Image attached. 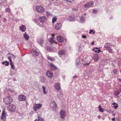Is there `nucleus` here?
Returning <instances> with one entry per match:
<instances>
[{"label": "nucleus", "mask_w": 121, "mask_h": 121, "mask_svg": "<svg viewBox=\"0 0 121 121\" xmlns=\"http://www.w3.org/2000/svg\"><path fill=\"white\" fill-rule=\"evenodd\" d=\"M57 40L59 42L62 43L63 41V38L60 36H59L57 38Z\"/></svg>", "instance_id": "f3484780"}, {"label": "nucleus", "mask_w": 121, "mask_h": 121, "mask_svg": "<svg viewBox=\"0 0 121 121\" xmlns=\"http://www.w3.org/2000/svg\"><path fill=\"white\" fill-rule=\"evenodd\" d=\"M47 59L48 60H50L51 61H53L55 60V59L52 58V57L49 56H47Z\"/></svg>", "instance_id": "c85d7f7f"}, {"label": "nucleus", "mask_w": 121, "mask_h": 121, "mask_svg": "<svg viewBox=\"0 0 121 121\" xmlns=\"http://www.w3.org/2000/svg\"><path fill=\"white\" fill-rule=\"evenodd\" d=\"M2 64L3 65H5L6 66H7L9 65V63L7 61H5L4 62H2Z\"/></svg>", "instance_id": "cd10ccee"}, {"label": "nucleus", "mask_w": 121, "mask_h": 121, "mask_svg": "<svg viewBox=\"0 0 121 121\" xmlns=\"http://www.w3.org/2000/svg\"><path fill=\"white\" fill-rule=\"evenodd\" d=\"M62 24L60 23H58L56 24L55 28L56 29L59 30L61 27Z\"/></svg>", "instance_id": "9b49d317"}, {"label": "nucleus", "mask_w": 121, "mask_h": 121, "mask_svg": "<svg viewBox=\"0 0 121 121\" xmlns=\"http://www.w3.org/2000/svg\"><path fill=\"white\" fill-rule=\"evenodd\" d=\"M95 49H98V48H97V47H96Z\"/></svg>", "instance_id": "680f3d73"}, {"label": "nucleus", "mask_w": 121, "mask_h": 121, "mask_svg": "<svg viewBox=\"0 0 121 121\" xmlns=\"http://www.w3.org/2000/svg\"><path fill=\"white\" fill-rule=\"evenodd\" d=\"M50 68L52 70H54L56 69V67L52 63L50 64Z\"/></svg>", "instance_id": "dca6fc26"}, {"label": "nucleus", "mask_w": 121, "mask_h": 121, "mask_svg": "<svg viewBox=\"0 0 121 121\" xmlns=\"http://www.w3.org/2000/svg\"><path fill=\"white\" fill-rule=\"evenodd\" d=\"M4 100L5 103L6 104H11L13 101L12 98L10 96L5 97Z\"/></svg>", "instance_id": "f257e3e1"}, {"label": "nucleus", "mask_w": 121, "mask_h": 121, "mask_svg": "<svg viewBox=\"0 0 121 121\" xmlns=\"http://www.w3.org/2000/svg\"><path fill=\"white\" fill-rule=\"evenodd\" d=\"M112 104L113 105L114 108L115 109L116 108L118 107V104L115 103H114Z\"/></svg>", "instance_id": "c756f323"}, {"label": "nucleus", "mask_w": 121, "mask_h": 121, "mask_svg": "<svg viewBox=\"0 0 121 121\" xmlns=\"http://www.w3.org/2000/svg\"><path fill=\"white\" fill-rule=\"evenodd\" d=\"M60 115L62 118L64 119L66 116V113L65 111L62 110L60 112Z\"/></svg>", "instance_id": "6e6552de"}, {"label": "nucleus", "mask_w": 121, "mask_h": 121, "mask_svg": "<svg viewBox=\"0 0 121 121\" xmlns=\"http://www.w3.org/2000/svg\"><path fill=\"white\" fill-rule=\"evenodd\" d=\"M54 87L57 90H59L60 88V85L59 83H55L54 85Z\"/></svg>", "instance_id": "2eb2a0df"}, {"label": "nucleus", "mask_w": 121, "mask_h": 121, "mask_svg": "<svg viewBox=\"0 0 121 121\" xmlns=\"http://www.w3.org/2000/svg\"><path fill=\"white\" fill-rule=\"evenodd\" d=\"M9 57H10V58L11 59L12 58L13 59H14L16 57L15 56L12 54H10V56Z\"/></svg>", "instance_id": "72a5a7b5"}, {"label": "nucleus", "mask_w": 121, "mask_h": 121, "mask_svg": "<svg viewBox=\"0 0 121 121\" xmlns=\"http://www.w3.org/2000/svg\"><path fill=\"white\" fill-rule=\"evenodd\" d=\"M93 51H94V52H97V50H95V48H94L93 49Z\"/></svg>", "instance_id": "49530a36"}, {"label": "nucleus", "mask_w": 121, "mask_h": 121, "mask_svg": "<svg viewBox=\"0 0 121 121\" xmlns=\"http://www.w3.org/2000/svg\"><path fill=\"white\" fill-rule=\"evenodd\" d=\"M79 61L77 62L76 63V65H78L79 64Z\"/></svg>", "instance_id": "13d9d810"}, {"label": "nucleus", "mask_w": 121, "mask_h": 121, "mask_svg": "<svg viewBox=\"0 0 121 121\" xmlns=\"http://www.w3.org/2000/svg\"><path fill=\"white\" fill-rule=\"evenodd\" d=\"M42 87L43 88V90L44 94H46L47 93L46 91H45L46 87L44 86H42Z\"/></svg>", "instance_id": "bb28decb"}, {"label": "nucleus", "mask_w": 121, "mask_h": 121, "mask_svg": "<svg viewBox=\"0 0 121 121\" xmlns=\"http://www.w3.org/2000/svg\"><path fill=\"white\" fill-rule=\"evenodd\" d=\"M8 59L10 60V65L12 69L13 70H14L15 68V67L14 66L13 64L12 63V61L11 60V59L10 58V57H8Z\"/></svg>", "instance_id": "4468645a"}, {"label": "nucleus", "mask_w": 121, "mask_h": 121, "mask_svg": "<svg viewBox=\"0 0 121 121\" xmlns=\"http://www.w3.org/2000/svg\"><path fill=\"white\" fill-rule=\"evenodd\" d=\"M50 105L51 108L53 109V110H55L56 109L57 107L56 104L55 102H52L50 103Z\"/></svg>", "instance_id": "423d86ee"}, {"label": "nucleus", "mask_w": 121, "mask_h": 121, "mask_svg": "<svg viewBox=\"0 0 121 121\" xmlns=\"http://www.w3.org/2000/svg\"><path fill=\"white\" fill-rule=\"evenodd\" d=\"M31 53L32 55L34 56H37L39 55L38 52L34 49H32Z\"/></svg>", "instance_id": "9d476101"}, {"label": "nucleus", "mask_w": 121, "mask_h": 121, "mask_svg": "<svg viewBox=\"0 0 121 121\" xmlns=\"http://www.w3.org/2000/svg\"><path fill=\"white\" fill-rule=\"evenodd\" d=\"M43 41V39L42 38L38 39L37 41V42L40 45L42 44Z\"/></svg>", "instance_id": "412c9836"}, {"label": "nucleus", "mask_w": 121, "mask_h": 121, "mask_svg": "<svg viewBox=\"0 0 121 121\" xmlns=\"http://www.w3.org/2000/svg\"><path fill=\"white\" fill-rule=\"evenodd\" d=\"M121 92V91H117L115 92L116 95L117 96V97H118L119 95V94Z\"/></svg>", "instance_id": "f704fd0d"}, {"label": "nucleus", "mask_w": 121, "mask_h": 121, "mask_svg": "<svg viewBox=\"0 0 121 121\" xmlns=\"http://www.w3.org/2000/svg\"><path fill=\"white\" fill-rule=\"evenodd\" d=\"M117 69H115L113 70V72L114 74H116L117 73Z\"/></svg>", "instance_id": "4c0bfd02"}, {"label": "nucleus", "mask_w": 121, "mask_h": 121, "mask_svg": "<svg viewBox=\"0 0 121 121\" xmlns=\"http://www.w3.org/2000/svg\"><path fill=\"white\" fill-rule=\"evenodd\" d=\"M76 77H77L76 76H73V78H76Z\"/></svg>", "instance_id": "bf43d9fd"}, {"label": "nucleus", "mask_w": 121, "mask_h": 121, "mask_svg": "<svg viewBox=\"0 0 121 121\" xmlns=\"http://www.w3.org/2000/svg\"><path fill=\"white\" fill-rule=\"evenodd\" d=\"M94 44V42H93L91 43V44L92 45H93Z\"/></svg>", "instance_id": "6e6d98bb"}, {"label": "nucleus", "mask_w": 121, "mask_h": 121, "mask_svg": "<svg viewBox=\"0 0 121 121\" xmlns=\"http://www.w3.org/2000/svg\"><path fill=\"white\" fill-rule=\"evenodd\" d=\"M65 1H66L67 2H72L73 0H65Z\"/></svg>", "instance_id": "ea45409f"}, {"label": "nucleus", "mask_w": 121, "mask_h": 121, "mask_svg": "<svg viewBox=\"0 0 121 121\" xmlns=\"http://www.w3.org/2000/svg\"><path fill=\"white\" fill-rule=\"evenodd\" d=\"M46 13H47V15L48 17H52V14L49 13V12L46 11Z\"/></svg>", "instance_id": "2f4dec72"}, {"label": "nucleus", "mask_w": 121, "mask_h": 121, "mask_svg": "<svg viewBox=\"0 0 121 121\" xmlns=\"http://www.w3.org/2000/svg\"><path fill=\"white\" fill-rule=\"evenodd\" d=\"M8 109L10 111H14L15 110V107L13 105H9L8 106Z\"/></svg>", "instance_id": "39448f33"}, {"label": "nucleus", "mask_w": 121, "mask_h": 121, "mask_svg": "<svg viewBox=\"0 0 121 121\" xmlns=\"http://www.w3.org/2000/svg\"><path fill=\"white\" fill-rule=\"evenodd\" d=\"M42 106V105L41 104H35L34 106V111L36 112L37 110L40 109Z\"/></svg>", "instance_id": "f03ea898"}, {"label": "nucleus", "mask_w": 121, "mask_h": 121, "mask_svg": "<svg viewBox=\"0 0 121 121\" xmlns=\"http://www.w3.org/2000/svg\"><path fill=\"white\" fill-rule=\"evenodd\" d=\"M89 64H90V63H83V66H87V65H89Z\"/></svg>", "instance_id": "79ce46f5"}, {"label": "nucleus", "mask_w": 121, "mask_h": 121, "mask_svg": "<svg viewBox=\"0 0 121 121\" xmlns=\"http://www.w3.org/2000/svg\"><path fill=\"white\" fill-rule=\"evenodd\" d=\"M52 39L51 38H50V40H49V42L51 43L52 42Z\"/></svg>", "instance_id": "de8ad7c7"}, {"label": "nucleus", "mask_w": 121, "mask_h": 121, "mask_svg": "<svg viewBox=\"0 0 121 121\" xmlns=\"http://www.w3.org/2000/svg\"><path fill=\"white\" fill-rule=\"evenodd\" d=\"M93 33L94 34H95V31H93Z\"/></svg>", "instance_id": "e2e57ef3"}, {"label": "nucleus", "mask_w": 121, "mask_h": 121, "mask_svg": "<svg viewBox=\"0 0 121 121\" xmlns=\"http://www.w3.org/2000/svg\"><path fill=\"white\" fill-rule=\"evenodd\" d=\"M39 80L42 83H44L45 82L46 79L43 77H40L39 78Z\"/></svg>", "instance_id": "4be33fe9"}, {"label": "nucleus", "mask_w": 121, "mask_h": 121, "mask_svg": "<svg viewBox=\"0 0 121 121\" xmlns=\"http://www.w3.org/2000/svg\"><path fill=\"white\" fill-rule=\"evenodd\" d=\"M57 19L56 17H53L52 19V23H54L56 21Z\"/></svg>", "instance_id": "473e14b6"}, {"label": "nucleus", "mask_w": 121, "mask_h": 121, "mask_svg": "<svg viewBox=\"0 0 121 121\" xmlns=\"http://www.w3.org/2000/svg\"><path fill=\"white\" fill-rule=\"evenodd\" d=\"M101 117L99 115L98 117V118L99 119H100Z\"/></svg>", "instance_id": "603ef678"}, {"label": "nucleus", "mask_w": 121, "mask_h": 121, "mask_svg": "<svg viewBox=\"0 0 121 121\" xmlns=\"http://www.w3.org/2000/svg\"><path fill=\"white\" fill-rule=\"evenodd\" d=\"M115 114H113V115L114 116H115Z\"/></svg>", "instance_id": "0e129e2a"}, {"label": "nucleus", "mask_w": 121, "mask_h": 121, "mask_svg": "<svg viewBox=\"0 0 121 121\" xmlns=\"http://www.w3.org/2000/svg\"><path fill=\"white\" fill-rule=\"evenodd\" d=\"M6 113L5 111L3 110L2 113V115L1 117V119L3 121H6Z\"/></svg>", "instance_id": "7ed1b4c3"}, {"label": "nucleus", "mask_w": 121, "mask_h": 121, "mask_svg": "<svg viewBox=\"0 0 121 121\" xmlns=\"http://www.w3.org/2000/svg\"><path fill=\"white\" fill-rule=\"evenodd\" d=\"M33 20V21L35 23H36L37 22V20L35 19H34Z\"/></svg>", "instance_id": "8fccbe9b"}, {"label": "nucleus", "mask_w": 121, "mask_h": 121, "mask_svg": "<svg viewBox=\"0 0 121 121\" xmlns=\"http://www.w3.org/2000/svg\"><path fill=\"white\" fill-rule=\"evenodd\" d=\"M82 37L83 38L85 39L86 38V35H82Z\"/></svg>", "instance_id": "a18cd8bd"}, {"label": "nucleus", "mask_w": 121, "mask_h": 121, "mask_svg": "<svg viewBox=\"0 0 121 121\" xmlns=\"http://www.w3.org/2000/svg\"><path fill=\"white\" fill-rule=\"evenodd\" d=\"M36 10L38 12L42 13L44 11V9L40 6H37L36 7Z\"/></svg>", "instance_id": "20e7f679"}, {"label": "nucleus", "mask_w": 121, "mask_h": 121, "mask_svg": "<svg viewBox=\"0 0 121 121\" xmlns=\"http://www.w3.org/2000/svg\"><path fill=\"white\" fill-rule=\"evenodd\" d=\"M9 91H10V92H11L12 93H13V92H14V90H13V89L11 90L10 89H9Z\"/></svg>", "instance_id": "c03bdc74"}, {"label": "nucleus", "mask_w": 121, "mask_h": 121, "mask_svg": "<svg viewBox=\"0 0 121 121\" xmlns=\"http://www.w3.org/2000/svg\"><path fill=\"white\" fill-rule=\"evenodd\" d=\"M119 80H120V81H121V79H119Z\"/></svg>", "instance_id": "69168bd1"}, {"label": "nucleus", "mask_w": 121, "mask_h": 121, "mask_svg": "<svg viewBox=\"0 0 121 121\" xmlns=\"http://www.w3.org/2000/svg\"><path fill=\"white\" fill-rule=\"evenodd\" d=\"M38 119L39 121H43V119L42 117L39 116L38 117Z\"/></svg>", "instance_id": "c9c22d12"}, {"label": "nucleus", "mask_w": 121, "mask_h": 121, "mask_svg": "<svg viewBox=\"0 0 121 121\" xmlns=\"http://www.w3.org/2000/svg\"><path fill=\"white\" fill-rule=\"evenodd\" d=\"M115 118L114 117L112 119V120L113 121H114L115 120Z\"/></svg>", "instance_id": "864d4df0"}, {"label": "nucleus", "mask_w": 121, "mask_h": 121, "mask_svg": "<svg viewBox=\"0 0 121 121\" xmlns=\"http://www.w3.org/2000/svg\"><path fill=\"white\" fill-rule=\"evenodd\" d=\"M107 50H108L109 52L111 53H112V50L110 48H109Z\"/></svg>", "instance_id": "58836bf2"}, {"label": "nucleus", "mask_w": 121, "mask_h": 121, "mask_svg": "<svg viewBox=\"0 0 121 121\" xmlns=\"http://www.w3.org/2000/svg\"><path fill=\"white\" fill-rule=\"evenodd\" d=\"M74 17L73 15L69 16L68 18V21H72L74 20Z\"/></svg>", "instance_id": "a211bd4d"}, {"label": "nucleus", "mask_w": 121, "mask_h": 121, "mask_svg": "<svg viewBox=\"0 0 121 121\" xmlns=\"http://www.w3.org/2000/svg\"><path fill=\"white\" fill-rule=\"evenodd\" d=\"M99 56L97 54H95L94 55V61H97L98 59Z\"/></svg>", "instance_id": "5701e85b"}, {"label": "nucleus", "mask_w": 121, "mask_h": 121, "mask_svg": "<svg viewBox=\"0 0 121 121\" xmlns=\"http://www.w3.org/2000/svg\"><path fill=\"white\" fill-rule=\"evenodd\" d=\"M46 18L45 17H40L39 18V20L40 22L41 23L44 22Z\"/></svg>", "instance_id": "ddd939ff"}, {"label": "nucleus", "mask_w": 121, "mask_h": 121, "mask_svg": "<svg viewBox=\"0 0 121 121\" xmlns=\"http://www.w3.org/2000/svg\"><path fill=\"white\" fill-rule=\"evenodd\" d=\"M92 32H93V30H91L89 32V34H91V33Z\"/></svg>", "instance_id": "3c124183"}, {"label": "nucleus", "mask_w": 121, "mask_h": 121, "mask_svg": "<svg viewBox=\"0 0 121 121\" xmlns=\"http://www.w3.org/2000/svg\"><path fill=\"white\" fill-rule=\"evenodd\" d=\"M97 53H99L101 52V50L100 49H98L97 50Z\"/></svg>", "instance_id": "09e8293b"}, {"label": "nucleus", "mask_w": 121, "mask_h": 121, "mask_svg": "<svg viewBox=\"0 0 121 121\" xmlns=\"http://www.w3.org/2000/svg\"><path fill=\"white\" fill-rule=\"evenodd\" d=\"M121 72V70H120Z\"/></svg>", "instance_id": "774afa93"}, {"label": "nucleus", "mask_w": 121, "mask_h": 121, "mask_svg": "<svg viewBox=\"0 0 121 121\" xmlns=\"http://www.w3.org/2000/svg\"><path fill=\"white\" fill-rule=\"evenodd\" d=\"M80 19L82 22H83L85 21V17L84 16H81L80 17Z\"/></svg>", "instance_id": "393cba45"}, {"label": "nucleus", "mask_w": 121, "mask_h": 121, "mask_svg": "<svg viewBox=\"0 0 121 121\" xmlns=\"http://www.w3.org/2000/svg\"><path fill=\"white\" fill-rule=\"evenodd\" d=\"M34 121H39L38 119H35Z\"/></svg>", "instance_id": "052dcab7"}, {"label": "nucleus", "mask_w": 121, "mask_h": 121, "mask_svg": "<svg viewBox=\"0 0 121 121\" xmlns=\"http://www.w3.org/2000/svg\"><path fill=\"white\" fill-rule=\"evenodd\" d=\"M20 28L22 32H24L26 30V27L24 26L23 25L22 26H20Z\"/></svg>", "instance_id": "aec40b11"}, {"label": "nucleus", "mask_w": 121, "mask_h": 121, "mask_svg": "<svg viewBox=\"0 0 121 121\" xmlns=\"http://www.w3.org/2000/svg\"><path fill=\"white\" fill-rule=\"evenodd\" d=\"M52 37L53 38L55 36V35L54 34H52Z\"/></svg>", "instance_id": "4d7b16f0"}, {"label": "nucleus", "mask_w": 121, "mask_h": 121, "mask_svg": "<svg viewBox=\"0 0 121 121\" xmlns=\"http://www.w3.org/2000/svg\"><path fill=\"white\" fill-rule=\"evenodd\" d=\"M65 53V51L64 50H61L58 52V54L59 56L64 55Z\"/></svg>", "instance_id": "f8f14e48"}, {"label": "nucleus", "mask_w": 121, "mask_h": 121, "mask_svg": "<svg viewBox=\"0 0 121 121\" xmlns=\"http://www.w3.org/2000/svg\"><path fill=\"white\" fill-rule=\"evenodd\" d=\"M97 10H93V13H97Z\"/></svg>", "instance_id": "37998d69"}, {"label": "nucleus", "mask_w": 121, "mask_h": 121, "mask_svg": "<svg viewBox=\"0 0 121 121\" xmlns=\"http://www.w3.org/2000/svg\"><path fill=\"white\" fill-rule=\"evenodd\" d=\"M50 48V47H47V49H47L48 50H50V49H49Z\"/></svg>", "instance_id": "5fc2aeb1"}, {"label": "nucleus", "mask_w": 121, "mask_h": 121, "mask_svg": "<svg viewBox=\"0 0 121 121\" xmlns=\"http://www.w3.org/2000/svg\"><path fill=\"white\" fill-rule=\"evenodd\" d=\"M116 64V63L115 61H113L112 62V65L114 67L115 66V65Z\"/></svg>", "instance_id": "a19ab883"}, {"label": "nucleus", "mask_w": 121, "mask_h": 121, "mask_svg": "<svg viewBox=\"0 0 121 121\" xmlns=\"http://www.w3.org/2000/svg\"><path fill=\"white\" fill-rule=\"evenodd\" d=\"M84 15H86V14L85 13Z\"/></svg>", "instance_id": "338daca9"}, {"label": "nucleus", "mask_w": 121, "mask_h": 121, "mask_svg": "<svg viewBox=\"0 0 121 121\" xmlns=\"http://www.w3.org/2000/svg\"><path fill=\"white\" fill-rule=\"evenodd\" d=\"M93 4V1H91L86 4L84 5V7L86 8H87L92 6Z\"/></svg>", "instance_id": "0eeeda50"}, {"label": "nucleus", "mask_w": 121, "mask_h": 121, "mask_svg": "<svg viewBox=\"0 0 121 121\" xmlns=\"http://www.w3.org/2000/svg\"><path fill=\"white\" fill-rule=\"evenodd\" d=\"M46 74L47 76L51 78L53 76V73L50 72L48 71L47 73Z\"/></svg>", "instance_id": "6ab92c4d"}, {"label": "nucleus", "mask_w": 121, "mask_h": 121, "mask_svg": "<svg viewBox=\"0 0 121 121\" xmlns=\"http://www.w3.org/2000/svg\"><path fill=\"white\" fill-rule=\"evenodd\" d=\"M98 108L99 111L100 112H103L104 111V110L101 108L100 105L99 106Z\"/></svg>", "instance_id": "a878e982"}, {"label": "nucleus", "mask_w": 121, "mask_h": 121, "mask_svg": "<svg viewBox=\"0 0 121 121\" xmlns=\"http://www.w3.org/2000/svg\"><path fill=\"white\" fill-rule=\"evenodd\" d=\"M110 48V47L108 44L105 45L104 46V48H106V49H107V50L109 48Z\"/></svg>", "instance_id": "7c9ffc66"}, {"label": "nucleus", "mask_w": 121, "mask_h": 121, "mask_svg": "<svg viewBox=\"0 0 121 121\" xmlns=\"http://www.w3.org/2000/svg\"><path fill=\"white\" fill-rule=\"evenodd\" d=\"M24 36L25 39L27 40L29 38V36L28 35L26 34V33H25L24 35Z\"/></svg>", "instance_id": "b1692460"}, {"label": "nucleus", "mask_w": 121, "mask_h": 121, "mask_svg": "<svg viewBox=\"0 0 121 121\" xmlns=\"http://www.w3.org/2000/svg\"><path fill=\"white\" fill-rule=\"evenodd\" d=\"M18 99L19 101H25V97L24 95H21L19 96Z\"/></svg>", "instance_id": "1a4fd4ad"}, {"label": "nucleus", "mask_w": 121, "mask_h": 121, "mask_svg": "<svg viewBox=\"0 0 121 121\" xmlns=\"http://www.w3.org/2000/svg\"><path fill=\"white\" fill-rule=\"evenodd\" d=\"M6 11L9 13H10L11 12L10 9L9 8H8L6 9Z\"/></svg>", "instance_id": "e433bc0d"}]
</instances>
